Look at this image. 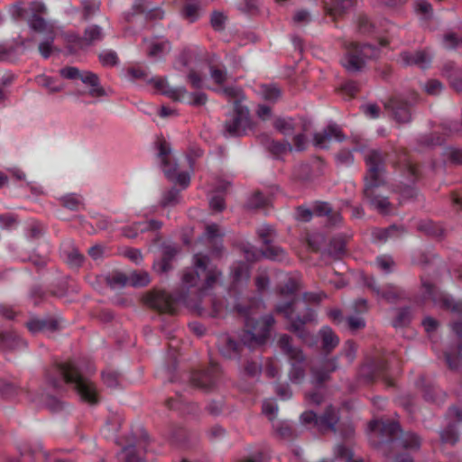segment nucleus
Returning a JSON list of instances; mask_svg holds the SVG:
<instances>
[{"mask_svg":"<svg viewBox=\"0 0 462 462\" xmlns=\"http://www.w3.org/2000/svg\"><path fill=\"white\" fill-rule=\"evenodd\" d=\"M180 190L176 188H171L170 190L164 193L161 201L162 207L174 206L179 202Z\"/></svg>","mask_w":462,"mask_h":462,"instance_id":"6e6d98bb","label":"nucleus"},{"mask_svg":"<svg viewBox=\"0 0 462 462\" xmlns=\"http://www.w3.org/2000/svg\"><path fill=\"white\" fill-rule=\"evenodd\" d=\"M104 383L110 388H116L119 385V374L114 371H106L102 373Z\"/></svg>","mask_w":462,"mask_h":462,"instance_id":"e2e57ef3","label":"nucleus"},{"mask_svg":"<svg viewBox=\"0 0 462 462\" xmlns=\"http://www.w3.org/2000/svg\"><path fill=\"white\" fill-rule=\"evenodd\" d=\"M371 432H378L382 439L378 447L383 448L384 445L400 440L404 449L419 450L421 445V438L411 431L403 433L398 422L393 420H374L368 423Z\"/></svg>","mask_w":462,"mask_h":462,"instance_id":"7ed1b4c3","label":"nucleus"},{"mask_svg":"<svg viewBox=\"0 0 462 462\" xmlns=\"http://www.w3.org/2000/svg\"><path fill=\"white\" fill-rule=\"evenodd\" d=\"M355 5V0H325L324 9L335 21L345 14Z\"/></svg>","mask_w":462,"mask_h":462,"instance_id":"4be33fe9","label":"nucleus"},{"mask_svg":"<svg viewBox=\"0 0 462 462\" xmlns=\"http://www.w3.org/2000/svg\"><path fill=\"white\" fill-rule=\"evenodd\" d=\"M400 163L402 164L404 175L412 185L400 183L396 187L397 191L404 199H415L418 195V190L413 185L420 179L419 169L413 162L406 157L403 160L400 159Z\"/></svg>","mask_w":462,"mask_h":462,"instance_id":"dca6fc26","label":"nucleus"},{"mask_svg":"<svg viewBox=\"0 0 462 462\" xmlns=\"http://www.w3.org/2000/svg\"><path fill=\"white\" fill-rule=\"evenodd\" d=\"M378 296H381L389 303H396L407 299L405 291L392 283L386 284L382 290H380V294Z\"/></svg>","mask_w":462,"mask_h":462,"instance_id":"2f4dec72","label":"nucleus"},{"mask_svg":"<svg viewBox=\"0 0 462 462\" xmlns=\"http://www.w3.org/2000/svg\"><path fill=\"white\" fill-rule=\"evenodd\" d=\"M277 346L282 353L285 355L291 363L289 378L294 383H300L306 374V356L303 351L293 345L292 337L288 334H282L277 341Z\"/></svg>","mask_w":462,"mask_h":462,"instance_id":"423d86ee","label":"nucleus"},{"mask_svg":"<svg viewBox=\"0 0 462 462\" xmlns=\"http://www.w3.org/2000/svg\"><path fill=\"white\" fill-rule=\"evenodd\" d=\"M365 186L363 189V195L366 199L371 206H373L380 214L387 215L392 210V204L389 201L388 197L383 196L380 193V189L386 185L385 179L380 180L371 181L368 179H364Z\"/></svg>","mask_w":462,"mask_h":462,"instance_id":"9b49d317","label":"nucleus"},{"mask_svg":"<svg viewBox=\"0 0 462 462\" xmlns=\"http://www.w3.org/2000/svg\"><path fill=\"white\" fill-rule=\"evenodd\" d=\"M258 237L261 239L263 247L274 243L277 232L273 226L264 225L256 230Z\"/></svg>","mask_w":462,"mask_h":462,"instance_id":"79ce46f5","label":"nucleus"},{"mask_svg":"<svg viewBox=\"0 0 462 462\" xmlns=\"http://www.w3.org/2000/svg\"><path fill=\"white\" fill-rule=\"evenodd\" d=\"M300 421L304 425H313L319 430V415L312 411H307L300 416Z\"/></svg>","mask_w":462,"mask_h":462,"instance_id":"338daca9","label":"nucleus"},{"mask_svg":"<svg viewBox=\"0 0 462 462\" xmlns=\"http://www.w3.org/2000/svg\"><path fill=\"white\" fill-rule=\"evenodd\" d=\"M412 319L411 307H402L396 310V316L392 324L394 328H404L410 325Z\"/></svg>","mask_w":462,"mask_h":462,"instance_id":"58836bf2","label":"nucleus"},{"mask_svg":"<svg viewBox=\"0 0 462 462\" xmlns=\"http://www.w3.org/2000/svg\"><path fill=\"white\" fill-rule=\"evenodd\" d=\"M296 303L297 300L280 302L274 308L275 312L290 321L287 330L295 334L302 343L311 344L313 337L305 325L314 320V310L306 304L303 309L296 310Z\"/></svg>","mask_w":462,"mask_h":462,"instance_id":"20e7f679","label":"nucleus"},{"mask_svg":"<svg viewBox=\"0 0 462 462\" xmlns=\"http://www.w3.org/2000/svg\"><path fill=\"white\" fill-rule=\"evenodd\" d=\"M66 254V263L71 268H79L82 265L85 257L77 248H72L70 251H68Z\"/></svg>","mask_w":462,"mask_h":462,"instance_id":"de8ad7c7","label":"nucleus"},{"mask_svg":"<svg viewBox=\"0 0 462 462\" xmlns=\"http://www.w3.org/2000/svg\"><path fill=\"white\" fill-rule=\"evenodd\" d=\"M178 250L171 245L163 248L162 259L153 263V269L159 273H167L172 269V261L174 260Z\"/></svg>","mask_w":462,"mask_h":462,"instance_id":"c85d7f7f","label":"nucleus"},{"mask_svg":"<svg viewBox=\"0 0 462 462\" xmlns=\"http://www.w3.org/2000/svg\"><path fill=\"white\" fill-rule=\"evenodd\" d=\"M60 75L68 79H80L83 83L90 85L92 88L88 94L93 97H104L106 95L104 88L99 84L98 76L93 72L86 71L81 73L76 67H65L60 69Z\"/></svg>","mask_w":462,"mask_h":462,"instance_id":"2eb2a0df","label":"nucleus"},{"mask_svg":"<svg viewBox=\"0 0 462 462\" xmlns=\"http://www.w3.org/2000/svg\"><path fill=\"white\" fill-rule=\"evenodd\" d=\"M83 20L88 21L96 12L98 11L100 3L97 0H82Z\"/></svg>","mask_w":462,"mask_h":462,"instance_id":"603ef678","label":"nucleus"},{"mask_svg":"<svg viewBox=\"0 0 462 462\" xmlns=\"http://www.w3.org/2000/svg\"><path fill=\"white\" fill-rule=\"evenodd\" d=\"M312 382L316 386H321L330 379V374L322 366L311 367Z\"/></svg>","mask_w":462,"mask_h":462,"instance_id":"8fccbe9b","label":"nucleus"},{"mask_svg":"<svg viewBox=\"0 0 462 462\" xmlns=\"http://www.w3.org/2000/svg\"><path fill=\"white\" fill-rule=\"evenodd\" d=\"M396 231V226L393 225L387 228H376L373 230V237L379 242H385Z\"/></svg>","mask_w":462,"mask_h":462,"instance_id":"13d9d810","label":"nucleus"},{"mask_svg":"<svg viewBox=\"0 0 462 462\" xmlns=\"http://www.w3.org/2000/svg\"><path fill=\"white\" fill-rule=\"evenodd\" d=\"M335 457L337 458L344 459L346 462H351L354 453L348 447L343 444H338L335 447Z\"/></svg>","mask_w":462,"mask_h":462,"instance_id":"680f3d73","label":"nucleus"},{"mask_svg":"<svg viewBox=\"0 0 462 462\" xmlns=\"http://www.w3.org/2000/svg\"><path fill=\"white\" fill-rule=\"evenodd\" d=\"M55 36L56 34L45 36L44 40L39 44V51L44 59H48L54 50L52 43Z\"/></svg>","mask_w":462,"mask_h":462,"instance_id":"864d4df0","label":"nucleus"},{"mask_svg":"<svg viewBox=\"0 0 462 462\" xmlns=\"http://www.w3.org/2000/svg\"><path fill=\"white\" fill-rule=\"evenodd\" d=\"M254 126L247 106L242 105L241 100H235L233 112L224 123V135L230 137H242L248 134Z\"/></svg>","mask_w":462,"mask_h":462,"instance_id":"0eeeda50","label":"nucleus"},{"mask_svg":"<svg viewBox=\"0 0 462 462\" xmlns=\"http://www.w3.org/2000/svg\"><path fill=\"white\" fill-rule=\"evenodd\" d=\"M417 230L433 239L441 240L445 236L443 226L430 219L420 220L417 224Z\"/></svg>","mask_w":462,"mask_h":462,"instance_id":"bb28decb","label":"nucleus"},{"mask_svg":"<svg viewBox=\"0 0 462 462\" xmlns=\"http://www.w3.org/2000/svg\"><path fill=\"white\" fill-rule=\"evenodd\" d=\"M260 142L263 147L276 159H279L281 155L286 153L288 151H292V146L290 143L276 141L267 134L261 135Z\"/></svg>","mask_w":462,"mask_h":462,"instance_id":"412c9836","label":"nucleus"},{"mask_svg":"<svg viewBox=\"0 0 462 462\" xmlns=\"http://www.w3.org/2000/svg\"><path fill=\"white\" fill-rule=\"evenodd\" d=\"M221 374L218 365L211 363L207 369L195 371L191 374L190 384L204 393H211L217 388Z\"/></svg>","mask_w":462,"mask_h":462,"instance_id":"f8f14e48","label":"nucleus"},{"mask_svg":"<svg viewBox=\"0 0 462 462\" xmlns=\"http://www.w3.org/2000/svg\"><path fill=\"white\" fill-rule=\"evenodd\" d=\"M269 204V199L261 191H254L247 199L245 208L247 210L264 208Z\"/></svg>","mask_w":462,"mask_h":462,"instance_id":"ea45409f","label":"nucleus"},{"mask_svg":"<svg viewBox=\"0 0 462 462\" xmlns=\"http://www.w3.org/2000/svg\"><path fill=\"white\" fill-rule=\"evenodd\" d=\"M340 420L339 409L332 404L328 405L319 415V431L337 433V424Z\"/></svg>","mask_w":462,"mask_h":462,"instance_id":"f3484780","label":"nucleus"},{"mask_svg":"<svg viewBox=\"0 0 462 462\" xmlns=\"http://www.w3.org/2000/svg\"><path fill=\"white\" fill-rule=\"evenodd\" d=\"M23 391L27 392L26 389L13 382L5 379L0 380V396L4 399L12 400Z\"/></svg>","mask_w":462,"mask_h":462,"instance_id":"c9c22d12","label":"nucleus"},{"mask_svg":"<svg viewBox=\"0 0 462 462\" xmlns=\"http://www.w3.org/2000/svg\"><path fill=\"white\" fill-rule=\"evenodd\" d=\"M25 343L14 331H0V351H11Z\"/></svg>","mask_w":462,"mask_h":462,"instance_id":"7c9ffc66","label":"nucleus"},{"mask_svg":"<svg viewBox=\"0 0 462 462\" xmlns=\"http://www.w3.org/2000/svg\"><path fill=\"white\" fill-rule=\"evenodd\" d=\"M346 240L345 236L339 235L332 237L328 243V248L322 252V255H328L334 260L342 259L346 254Z\"/></svg>","mask_w":462,"mask_h":462,"instance_id":"b1692460","label":"nucleus"},{"mask_svg":"<svg viewBox=\"0 0 462 462\" xmlns=\"http://www.w3.org/2000/svg\"><path fill=\"white\" fill-rule=\"evenodd\" d=\"M232 273L234 280L236 282H239L243 279H248L249 277V269L246 263H238L232 269Z\"/></svg>","mask_w":462,"mask_h":462,"instance_id":"bf43d9fd","label":"nucleus"},{"mask_svg":"<svg viewBox=\"0 0 462 462\" xmlns=\"http://www.w3.org/2000/svg\"><path fill=\"white\" fill-rule=\"evenodd\" d=\"M412 106L411 101L400 95H393L383 103L385 111L398 124H408L411 121Z\"/></svg>","mask_w":462,"mask_h":462,"instance_id":"4468645a","label":"nucleus"},{"mask_svg":"<svg viewBox=\"0 0 462 462\" xmlns=\"http://www.w3.org/2000/svg\"><path fill=\"white\" fill-rule=\"evenodd\" d=\"M208 263L209 257L208 255L202 254H196L194 255L195 266L205 273V284L203 289L212 288L221 276V272L217 268L208 269Z\"/></svg>","mask_w":462,"mask_h":462,"instance_id":"a211bd4d","label":"nucleus"},{"mask_svg":"<svg viewBox=\"0 0 462 462\" xmlns=\"http://www.w3.org/2000/svg\"><path fill=\"white\" fill-rule=\"evenodd\" d=\"M388 153L381 149H371L365 154V162L366 165V173L364 179L371 181L385 179L386 159Z\"/></svg>","mask_w":462,"mask_h":462,"instance_id":"ddd939ff","label":"nucleus"},{"mask_svg":"<svg viewBox=\"0 0 462 462\" xmlns=\"http://www.w3.org/2000/svg\"><path fill=\"white\" fill-rule=\"evenodd\" d=\"M334 137L338 142H342L346 139L345 134L341 129L336 124L328 125L321 133H316L314 134V144L319 147H323V143L326 141L330 140Z\"/></svg>","mask_w":462,"mask_h":462,"instance_id":"393cba45","label":"nucleus"},{"mask_svg":"<svg viewBox=\"0 0 462 462\" xmlns=\"http://www.w3.org/2000/svg\"><path fill=\"white\" fill-rule=\"evenodd\" d=\"M277 435L284 440H292L296 437L295 430L288 424L282 423L276 428Z\"/></svg>","mask_w":462,"mask_h":462,"instance_id":"052dcab7","label":"nucleus"},{"mask_svg":"<svg viewBox=\"0 0 462 462\" xmlns=\"http://www.w3.org/2000/svg\"><path fill=\"white\" fill-rule=\"evenodd\" d=\"M217 347L220 354L227 359L234 358L240 354V344L233 339L229 335L223 334L218 337Z\"/></svg>","mask_w":462,"mask_h":462,"instance_id":"aec40b11","label":"nucleus"},{"mask_svg":"<svg viewBox=\"0 0 462 462\" xmlns=\"http://www.w3.org/2000/svg\"><path fill=\"white\" fill-rule=\"evenodd\" d=\"M16 59L14 45L0 44V61H10Z\"/></svg>","mask_w":462,"mask_h":462,"instance_id":"4d7b16f0","label":"nucleus"},{"mask_svg":"<svg viewBox=\"0 0 462 462\" xmlns=\"http://www.w3.org/2000/svg\"><path fill=\"white\" fill-rule=\"evenodd\" d=\"M226 21V16L217 11H214L211 14L210 24L216 31H222L224 29V24Z\"/></svg>","mask_w":462,"mask_h":462,"instance_id":"774afa93","label":"nucleus"},{"mask_svg":"<svg viewBox=\"0 0 462 462\" xmlns=\"http://www.w3.org/2000/svg\"><path fill=\"white\" fill-rule=\"evenodd\" d=\"M440 440L443 444L455 445L459 439L457 425L450 422L439 432Z\"/></svg>","mask_w":462,"mask_h":462,"instance_id":"a19ab883","label":"nucleus"},{"mask_svg":"<svg viewBox=\"0 0 462 462\" xmlns=\"http://www.w3.org/2000/svg\"><path fill=\"white\" fill-rule=\"evenodd\" d=\"M342 48L345 50L342 66L351 74L361 72L366 66L367 60L378 58L380 50L369 43H359L342 40Z\"/></svg>","mask_w":462,"mask_h":462,"instance_id":"39448f33","label":"nucleus"},{"mask_svg":"<svg viewBox=\"0 0 462 462\" xmlns=\"http://www.w3.org/2000/svg\"><path fill=\"white\" fill-rule=\"evenodd\" d=\"M320 335L322 349L326 354H329L338 345L339 338L328 327L323 328Z\"/></svg>","mask_w":462,"mask_h":462,"instance_id":"72a5a7b5","label":"nucleus"},{"mask_svg":"<svg viewBox=\"0 0 462 462\" xmlns=\"http://www.w3.org/2000/svg\"><path fill=\"white\" fill-rule=\"evenodd\" d=\"M107 284L112 287H125L129 285L128 276L123 273H115L106 277Z\"/></svg>","mask_w":462,"mask_h":462,"instance_id":"3c124183","label":"nucleus"},{"mask_svg":"<svg viewBox=\"0 0 462 462\" xmlns=\"http://www.w3.org/2000/svg\"><path fill=\"white\" fill-rule=\"evenodd\" d=\"M29 26L36 32L44 33L45 36L56 34L53 26L49 24L42 16L35 14L29 20Z\"/></svg>","mask_w":462,"mask_h":462,"instance_id":"f704fd0d","label":"nucleus"},{"mask_svg":"<svg viewBox=\"0 0 462 462\" xmlns=\"http://www.w3.org/2000/svg\"><path fill=\"white\" fill-rule=\"evenodd\" d=\"M148 435L142 433L139 437L129 435L125 437L126 445L124 446L117 457L123 462H146L144 454L148 444Z\"/></svg>","mask_w":462,"mask_h":462,"instance_id":"9d476101","label":"nucleus"},{"mask_svg":"<svg viewBox=\"0 0 462 462\" xmlns=\"http://www.w3.org/2000/svg\"><path fill=\"white\" fill-rule=\"evenodd\" d=\"M357 28L361 33L367 34L374 31V24L366 15L360 14L357 18Z\"/></svg>","mask_w":462,"mask_h":462,"instance_id":"0e129e2a","label":"nucleus"},{"mask_svg":"<svg viewBox=\"0 0 462 462\" xmlns=\"http://www.w3.org/2000/svg\"><path fill=\"white\" fill-rule=\"evenodd\" d=\"M401 57L405 65H416L421 69L428 68L431 61V58L426 51L403 52Z\"/></svg>","mask_w":462,"mask_h":462,"instance_id":"cd10ccee","label":"nucleus"},{"mask_svg":"<svg viewBox=\"0 0 462 462\" xmlns=\"http://www.w3.org/2000/svg\"><path fill=\"white\" fill-rule=\"evenodd\" d=\"M104 37L103 30L97 24L88 26L83 33L82 37H77V42L85 47L94 45L96 42L102 41Z\"/></svg>","mask_w":462,"mask_h":462,"instance_id":"c756f323","label":"nucleus"},{"mask_svg":"<svg viewBox=\"0 0 462 462\" xmlns=\"http://www.w3.org/2000/svg\"><path fill=\"white\" fill-rule=\"evenodd\" d=\"M300 290V283L294 278H290L288 281L277 287V292L281 297L289 298L288 301L297 300L296 310L300 309V300L298 298L297 293Z\"/></svg>","mask_w":462,"mask_h":462,"instance_id":"a878e982","label":"nucleus"},{"mask_svg":"<svg viewBox=\"0 0 462 462\" xmlns=\"http://www.w3.org/2000/svg\"><path fill=\"white\" fill-rule=\"evenodd\" d=\"M147 83L152 84L155 89L171 98L173 101H180L181 97L187 94L185 88H170L166 79L162 78H152Z\"/></svg>","mask_w":462,"mask_h":462,"instance_id":"6ab92c4d","label":"nucleus"},{"mask_svg":"<svg viewBox=\"0 0 462 462\" xmlns=\"http://www.w3.org/2000/svg\"><path fill=\"white\" fill-rule=\"evenodd\" d=\"M26 328L33 334L43 331H56L59 329V322L53 318H32L26 322Z\"/></svg>","mask_w":462,"mask_h":462,"instance_id":"5701e85b","label":"nucleus"},{"mask_svg":"<svg viewBox=\"0 0 462 462\" xmlns=\"http://www.w3.org/2000/svg\"><path fill=\"white\" fill-rule=\"evenodd\" d=\"M159 153L158 156L161 159L162 164L169 163L168 159H170V155L171 152V149L170 147V144L164 140H161L159 142Z\"/></svg>","mask_w":462,"mask_h":462,"instance_id":"69168bd1","label":"nucleus"},{"mask_svg":"<svg viewBox=\"0 0 462 462\" xmlns=\"http://www.w3.org/2000/svg\"><path fill=\"white\" fill-rule=\"evenodd\" d=\"M182 300L189 304L185 294H180L178 298L164 291H149L143 297V303L149 308L157 310L160 313L176 314L177 303Z\"/></svg>","mask_w":462,"mask_h":462,"instance_id":"1a4fd4ad","label":"nucleus"},{"mask_svg":"<svg viewBox=\"0 0 462 462\" xmlns=\"http://www.w3.org/2000/svg\"><path fill=\"white\" fill-rule=\"evenodd\" d=\"M60 200L64 208L70 210H78L80 207L84 206L82 198L74 193L65 195Z\"/></svg>","mask_w":462,"mask_h":462,"instance_id":"c03bdc74","label":"nucleus"},{"mask_svg":"<svg viewBox=\"0 0 462 462\" xmlns=\"http://www.w3.org/2000/svg\"><path fill=\"white\" fill-rule=\"evenodd\" d=\"M46 382L55 390H62L64 383L72 384L80 399L96 405L99 402L96 385L81 374L72 362L55 364L45 371Z\"/></svg>","mask_w":462,"mask_h":462,"instance_id":"f257e3e1","label":"nucleus"},{"mask_svg":"<svg viewBox=\"0 0 462 462\" xmlns=\"http://www.w3.org/2000/svg\"><path fill=\"white\" fill-rule=\"evenodd\" d=\"M180 11L182 17L189 23H195L199 18L200 5L199 0H184Z\"/></svg>","mask_w":462,"mask_h":462,"instance_id":"473e14b6","label":"nucleus"},{"mask_svg":"<svg viewBox=\"0 0 462 462\" xmlns=\"http://www.w3.org/2000/svg\"><path fill=\"white\" fill-rule=\"evenodd\" d=\"M263 370V364L260 359L258 360H245L244 364V373L249 377H257L261 374Z\"/></svg>","mask_w":462,"mask_h":462,"instance_id":"a18cd8bd","label":"nucleus"},{"mask_svg":"<svg viewBox=\"0 0 462 462\" xmlns=\"http://www.w3.org/2000/svg\"><path fill=\"white\" fill-rule=\"evenodd\" d=\"M273 127L282 134H290L295 130L293 118L277 117L273 124Z\"/></svg>","mask_w":462,"mask_h":462,"instance_id":"37998d69","label":"nucleus"},{"mask_svg":"<svg viewBox=\"0 0 462 462\" xmlns=\"http://www.w3.org/2000/svg\"><path fill=\"white\" fill-rule=\"evenodd\" d=\"M462 341L458 343L457 345V353L454 356H452L449 353H445V358L447 365L450 370H456L457 369L460 360L462 357Z\"/></svg>","mask_w":462,"mask_h":462,"instance_id":"5fc2aeb1","label":"nucleus"},{"mask_svg":"<svg viewBox=\"0 0 462 462\" xmlns=\"http://www.w3.org/2000/svg\"><path fill=\"white\" fill-rule=\"evenodd\" d=\"M281 89L275 85L262 86V96L267 101L274 103L281 97Z\"/></svg>","mask_w":462,"mask_h":462,"instance_id":"09e8293b","label":"nucleus"},{"mask_svg":"<svg viewBox=\"0 0 462 462\" xmlns=\"http://www.w3.org/2000/svg\"><path fill=\"white\" fill-rule=\"evenodd\" d=\"M129 285L133 287H143L149 284L150 276L146 272H134L129 276Z\"/></svg>","mask_w":462,"mask_h":462,"instance_id":"49530a36","label":"nucleus"},{"mask_svg":"<svg viewBox=\"0 0 462 462\" xmlns=\"http://www.w3.org/2000/svg\"><path fill=\"white\" fill-rule=\"evenodd\" d=\"M260 252L263 257L271 261L282 262L287 256L285 250L274 243L263 247Z\"/></svg>","mask_w":462,"mask_h":462,"instance_id":"e433bc0d","label":"nucleus"},{"mask_svg":"<svg viewBox=\"0 0 462 462\" xmlns=\"http://www.w3.org/2000/svg\"><path fill=\"white\" fill-rule=\"evenodd\" d=\"M388 368L387 362L383 359H379L376 362L374 369H372L369 366H365L362 368L361 376L367 382L372 383L377 376V374L383 373Z\"/></svg>","mask_w":462,"mask_h":462,"instance_id":"4c0bfd02","label":"nucleus"},{"mask_svg":"<svg viewBox=\"0 0 462 462\" xmlns=\"http://www.w3.org/2000/svg\"><path fill=\"white\" fill-rule=\"evenodd\" d=\"M234 310L244 319L245 329L240 335L241 343L249 347L256 348L264 346L271 337V330L275 324L273 315L263 316L260 319L252 318L253 307L251 304L237 302Z\"/></svg>","mask_w":462,"mask_h":462,"instance_id":"f03ea898","label":"nucleus"},{"mask_svg":"<svg viewBox=\"0 0 462 462\" xmlns=\"http://www.w3.org/2000/svg\"><path fill=\"white\" fill-rule=\"evenodd\" d=\"M421 288L424 291V299H429L436 305H439L441 309L449 310L454 315L457 316V319L462 318V301L455 300L449 295L440 291L438 287L429 282L428 280L421 277Z\"/></svg>","mask_w":462,"mask_h":462,"instance_id":"6e6552de","label":"nucleus"}]
</instances>
